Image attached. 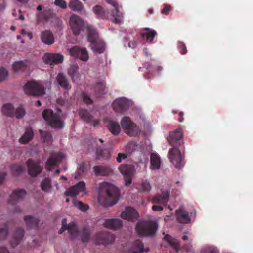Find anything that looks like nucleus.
Instances as JSON below:
<instances>
[{"label": "nucleus", "instance_id": "nucleus-1", "mask_svg": "<svg viewBox=\"0 0 253 253\" xmlns=\"http://www.w3.org/2000/svg\"><path fill=\"white\" fill-rule=\"evenodd\" d=\"M182 134L180 130H175L170 132L168 138V141L173 147L168 153L169 158L176 168H180L184 164V157L177 147L181 144Z\"/></svg>", "mask_w": 253, "mask_h": 253}, {"label": "nucleus", "instance_id": "nucleus-2", "mask_svg": "<svg viewBox=\"0 0 253 253\" xmlns=\"http://www.w3.org/2000/svg\"><path fill=\"white\" fill-rule=\"evenodd\" d=\"M98 200L101 201V198H104V205L111 206L116 204L120 196L119 189L114 185L108 182L100 183L98 188Z\"/></svg>", "mask_w": 253, "mask_h": 253}, {"label": "nucleus", "instance_id": "nucleus-3", "mask_svg": "<svg viewBox=\"0 0 253 253\" xmlns=\"http://www.w3.org/2000/svg\"><path fill=\"white\" fill-rule=\"evenodd\" d=\"M158 230V224L154 221H139L136 226V231L141 236H153Z\"/></svg>", "mask_w": 253, "mask_h": 253}, {"label": "nucleus", "instance_id": "nucleus-4", "mask_svg": "<svg viewBox=\"0 0 253 253\" xmlns=\"http://www.w3.org/2000/svg\"><path fill=\"white\" fill-rule=\"evenodd\" d=\"M61 113V110L59 108L57 109V112L55 113L52 110L46 109L42 113V116L48 125L54 128H61L63 126Z\"/></svg>", "mask_w": 253, "mask_h": 253}, {"label": "nucleus", "instance_id": "nucleus-5", "mask_svg": "<svg viewBox=\"0 0 253 253\" xmlns=\"http://www.w3.org/2000/svg\"><path fill=\"white\" fill-rule=\"evenodd\" d=\"M68 232L72 238L79 236L83 243L88 242L90 237V233L88 229L84 228L78 230L76 224L74 222L69 224Z\"/></svg>", "mask_w": 253, "mask_h": 253}, {"label": "nucleus", "instance_id": "nucleus-6", "mask_svg": "<svg viewBox=\"0 0 253 253\" xmlns=\"http://www.w3.org/2000/svg\"><path fill=\"white\" fill-rule=\"evenodd\" d=\"M121 125L125 132L130 136H135L140 131L139 126L128 117H124L121 121Z\"/></svg>", "mask_w": 253, "mask_h": 253}, {"label": "nucleus", "instance_id": "nucleus-7", "mask_svg": "<svg viewBox=\"0 0 253 253\" xmlns=\"http://www.w3.org/2000/svg\"><path fill=\"white\" fill-rule=\"evenodd\" d=\"M24 90L26 94L40 96L45 93L43 87L37 82L29 81L24 86Z\"/></svg>", "mask_w": 253, "mask_h": 253}, {"label": "nucleus", "instance_id": "nucleus-8", "mask_svg": "<svg viewBox=\"0 0 253 253\" xmlns=\"http://www.w3.org/2000/svg\"><path fill=\"white\" fill-rule=\"evenodd\" d=\"M2 111L4 115L7 116L15 117L17 118H21L25 114V111L21 106L18 107L14 111L13 105L10 103L4 105Z\"/></svg>", "mask_w": 253, "mask_h": 253}, {"label": "nucleus", "instance_id": "nucleus-9", "mask_svg": "<svg viewBox=\"0 0 253 253\" xmlns=\"http://www.w3.org/2000/svg\"><path fill=\"white\" fill-rule=\"evenodd\" d=\"M69 23L74 35H78L85 28V24L82 19L75 14L71 16Z\"/></svg>", "mask_w": 253, "mask_h": 253}, {"label": "nucleus", "instance_id": "nucleus-10", "mask_svg": "<svg viewBox=\"0 0 253 253\" xmlns=\"http://www.w3.org/2000/svg\"><path fill=\"white\" fill-rule=\"evenodd\" d=\"M70 54L73 57L80 59L83 61H87L89 59L87 50L85 48L77 46L71 47L69 50Z\"/></svg>", "mask_w": 253, "mask_h": 253}, {"label": "nucleus", "instance_id": "nucleus-11", "mask_svg": "<svg viewBox=\"0 0 253 253\" xmlns=\"http://www.w3.org/2000/svg\"><path fill=\"white\" fill-rule=\"evenodd\" d=\"M26 164L28 167V173L32 177H35L40 174L43 170V167L40 165L38 161L28 159Z\"/></svg>", "mask_w": 253, "mask_h": 253}, {"label": "nucleus", "instance_id": "nucleus-12", "mask_svg": "<svg viewBox=\"0 0 253 253\" xmlns=\"http://www.w3.org/2000/svg\"><path fill=\"white\" fill-rule=\"evenodd\" d=\"M95 239L97 245H107L112 243L115 240V237L108 232H100L96 234Z\"/></svg>", "mask_w": 253, "mask_h": 253}, {"label": "nucleus", "instance_id": "nucleus-13", "mask_svg": "<svg viewBox=\"0 0 253 253\" xmlns=\"http://www.w3.org/2000/svg\"><path fill=\"white\" fill-rule=\"evenodd\" d=\"M119 169L122 175L126 177L125 184L129 185L131 183V177L134 171L133 167L128 164H123L119 167Z\"/></svg>", "mask_w": 253, "mask_h": 253}, {"label": "nucleus", "instance_id": "nucleus-14", "mask_svg": "<svg viewBox=\"0 0 253 253\" xmlns=\"http://www.w3.org/2000/svg\"><path fill=\"white\" fill-rule=\"evenodd\" d=\"M44 62L50 65L57 64L62 62L63 56L56 53H45L43 57Z\"/></svg>", "mask_w": 253, "mask_h": 253}, {"label": "nucleus", "instance_id": "nucleus-15", "mask_svg": "<svg viewBox=\"0 0 253 253\" xmlns=\"http://www.w3.org/2000/svg\"><path fill=\"white\" fill-rule=\"evenodd\" d=\"M63 158L62 153L52 154L47 160L45 164V169L48 171H52V167L59 163Z\"/></svg>", "mask_w": 253, "mask_h": 253}, {"label": "nucleus", "instance_id": "nucleus-16", "mask_svg": "<svg viewBox=\"0 0 253 253\" xmlns=\"http://www.w3.org/2000/svg\"><path fill=\"white\" fill-rule=\"evenodd\" d=\"M106 1L114 7V10L111 11V15L114 18L113 22L120 24L123 20L122 13L118 9V4L115 0H106Z\"/></svg>", "mask_w": 253, "mask_h": 253}, {"label": "nucleus", "instance_id": "nucleus-17", "mask_svg": "<svg viewBox=\"0 0 253 253\" xmlns=\"http://www.w3.org/2000/svg\"><path fill=\"white\" fill-rule=\"evenodd\" d=\"M112 107L116 112L123 113L127 109L128 104L126 98H120L114 100Z\"/></svg>", "mask_w": 253, "mask_h": 253}, {"label": "nucleus", "instance_id": "nucleus-18", "mask_svg": "<svg viewBox=\"0 0 253 253\" xmlns=\"http://www.w3.org/2000/svg\"><path fill=\"white\" fill-rule=\"evenodd\" d=\"M26 194V191L24 189L14 190L9 197L8 203L12 205L16 204L24 198Z\"/></svg>", "mask_w": 253, "mask_h": 253}, {"label": "nucleus", "instance_id": "nucleus-19", "mask_svg": "<svg viewBox=\"0 0 253 253\" xmlns=\"http://www.w3.org/2000/svg\"><path fill=\"white\" fill-rule=\"evenodd\" d=\"M85 189V184L84 181H80L72 186L65 192L67 196H75L80 192H83Z\"/></svg>", "mask_w": 253, "mask_h": 253}, {"label": "nucleus", "instance_id": "nucleus-20", "mask_svg": "<svg viewBox=\"0 0 253 253\" xmlns=\"http://www.w3.org/2000/svg\"><path fill=\"white\" fill-rule=\"evenodd\" d=\"M121 217L127 220L137 219L138 216L137 211L133 208L127 207L125 211L121 213Z\"/></svg>", "mask_w": 253, "mask_h": 253}, {"label": "nucleus", "instance_id": "nucleus-21", "mask_svg": "<svg viewBox=\"0 0 253 253\" xmlns=\"http://www.w3.org/2000/svg\"><path fill=\"white\" fill-rule=\"evenodd\" d=\"M79 116L85 122L90 123L93 125L94 126L98 125L99 123V120L98 119L94 120L93 117L90 115L89 113L87 110L81 109L79 111Z\"/></svg>", "mask_w": 253, "mask_h": 253}, {"label": "nucleus", "instance_id": "nucleus-22", "mask_svg": "<svg viewBox=\"0 0 253 253\" xmlns=\"http://www.w3.org/2000/svg\"><path fill=\"white\" fill-rule=\"evenodd\" d=\"M95 175L98 176H107L112 173L111 168L107 166H95L93 168Z\"/></svg>", "mask_w": 253, "mask_h": 253}, {"label": "nucleus", "instance_id": "nucleus-23", "mask_svg": "<svg viewBox=\"0 0 253 253\" xmlns=\"http://www.w3.org/2000/svg\"><path fill=\"white\" fill-rule=\"evenodd\" d=\"M56 80L59 85L63 89L69 90L71 88V86L68 80L63 73H58L56 78Z\"/></svg>", "mask_w": 253, "mask_h": 253}, {"label": "nucleus", "instance_id": "nucleus-24", "mask_svg": "<svg viewBox=\"0 0 253 253\" xmlns=\"http://www.w3.org/2000/svg\"><path fill=\"white\" fill-rule=\"evenodd\" d=\"M41 40L43 43L47 45H51L54 42L53 35L49 30H45L42 32Z\"/></svg>", "mask_w": 253, "mask_h": 253}, {"label": "nucleus", "instance_id": "nucleus-25", "mask_svg": "<svg viewBox=\"0 0 253 253\" xmlns=\"http://www.w3.org/2000/svg\"><path fill=\"white\" fill-rule=\"evenodd\" d=\"M51 12L50 9L43 8V10L39 12L37 15V21L38 23L47 21L51 17Z\"/></svg>", "mask_w": 253, "mask_h": 253}, {"label": "nucleus", "instance_id": "nucleus-26", "mask_svg": "<svg viewBox=\"0 0 253 253\" xmlns=\"http://www.w3.org/2000/svg\"><path fill=\"white\" fill-rule=\"evenodd\" d=\"M24 233L23 229L18 228L16 229L10 242L12 247L16 246L20 243L24 236Z\"/></svg>", "mask_w": 253, "mask_h": 253}, {"label": "nucleus", "instance_id": "nucleus-27", "mask_svg": "<svg viewBox=\"0 0 253 253\" xmlns=\"http://www.w3.org/2000/svg\"><path fill=\"white\" fill-rule=\"evenodd\" d=\"M177 220L181 223H188L190 218L187 211L182 209H179L176 211Z\"/></svg>", "mask_w": 253, "mask_h": 253}, {"label": "nucleus", "instance_id": "nucleus-28", "mask_svg": "<svg viewBox=\"0 0 253 253\" xmlns=\"http://www.w3.org/2000/svg\"><path fill=\"white\" fill-rule=\"evenodd\" d=\"M122 225V222L120 219L112 218L106 219L104 223V226L107 228L116 229Z\"/></svg>", "mask_w": 253, "mask_h": 253}, {"label": "nucleus", "instance_id": "nucleus-29", "mask_svg": "<svg viewBox=\"0 0 253 253\" xmlns=\"http://www.w3.org/2000/svg\"><path fill=\"white\" fill-rule=\"evenodd\" d=\"M169 195V191H163L161 195H157L154 197L152 200V202L154 204L166 203L168 201Z\"/></svg>", "mask_w": 253, "mask_h": 253}, {"label": "nucleus", "instance_id": "nucleus-30", "mask_svg": "<svg viewBox=\"0 0 253 253\" xmlns=\"http://www.w3.org/2000/svg\"><path fill=\"white\" fill-rule=\"evenodd\" d=\"M34 133L32 127L31 126L27 127L26 128L24 134L19 139V142L22 144L27 143L32 139Z\"/></svg>", "mask_w": 253, "mask_h": 253}, {"label": "nucleus", "instance_id": "nucleus-31", "mask_svg": "<svg viewBox=\"0 0 253 253\" xmlns=\"http://www.w3.org/2000/svg\"><path fill=\"white\" fill-rule=\"evenodd\" d=\"M107 128L111 133L115 136L118 135L121 131V127L119 123L112 120L108 121Z\"/></svg>", "mask_w": 253, "mask_h": 253}, {"label": "nucleus", "instance_id": "nucleus-32", "mask_svg": "<svg viewBox=\"0 0 253 253\" xmlns=\"http://www.w3.org/2000/svg\"><path fill=\"white\" fill-rule=\"evenodd\" d=\"M150 168L153 170L158 169L160 168L161 160L160 156L155 153L151 154L150 156Z\"/></svg>", "mask_w": 253, "mask_h": 253}, {"label": "nucleus", "instance_id": "nucleus-33", "mask_svg": "<svg viewBox=\"0 0 253 253\" xmlns=\"http://www.w3.org/2000/svg\"><path fill=\"white\" fill-rule=\"evenodd\" d=\"M30 62L27 60L16 62L13 64V70L15 71H25L29 69Z\"/></svg>", "mask_w": 253, "mask_h": 253}, {"label": "nucleus", "instance_id": "nucleus-34", "mask_svg": "<svg viewBox=\"0 0 253 253\" xmlns=\"http://www.w3.org/2000/svg\"><path fill=\"white\" fill-rule=\"evenodd\" d=\"M69 7L72 10L76 12H81L84 9V5L79 0H70Z\"/></svg>", "mask_w": 253, "mask_h": 253}, {"label": "nucleus", "instance_id": "nucleus-35", "mask_svg": "<svg viewBox=\"0 0 253 253\" xmlns=\"http://www.w3.org/2000/svg\"><path fill=\"white\" fill-rule=\"evenodd\" d=\"M24 221L27 227L29 229L35 228L37 227L39 220L30 215L25 216Z\"/></svg>", "mask_w": 253, "mask_h": 253}, {"label": "nucleus", "instance_id": "nucleus-36", "mask_svg": "<svg viewBox=\"0 0 253 253\" xmlns=\"http://www.w3.org/2000/svg\"><path fill=\"white\" fill-rule=\"evenodd\" d=\"M132 248L135 250L132 253H141L144 251L146 252L149 251V248H146L145 250L144 249L142 241L138 239L134 241Z\"/></svg>", "mask_w": 253, "mask_h": 253}, {"label": "nucleus", "instance_id": "nucleus-37", "mask_svg": "<svg viewBox=\"0 0 253 253\" xmlns=\"http://www.w3.org/2000/svg\"><path fill=\"white\" fill-rule=\"evenodd\" d=\"M94 90L96 95L101 96L107 93V90L104 83L102 82H98L95 87Z\"/></svg>", "mask_w": 253, "mask_h": 253}, {"label": "nucleus", "instance_id": "nucleus-38", "mask_svg": "<svg viewBox=\"0 0 253 253\" xmlns=\"http://www.w3.org/2000/svg\"><path fill=\"white\" fill-rule=\"evenodd\" d=\"M79 67L77 65H73L70 66L68 69V75L71 78L73 82H75L77 79L79 78V74L78 73Z\"/></svg>", "mask_w": 253, "mask_h": 253}, {"label": "nucleus", "instance_id": "nucleus-39", "mask_svg": "<svg viewBox=\"0 0 253 253\" xmlns=\"http://www.w3.org/2000/svg\"><path fill=\"white\" fill-rule=\"evenodd\" d=\"M164 239L169 245L175 249L177 252H178L180 248L179 241L177 239L173 238L169 235H166Z\"/></svg>", "mask_w": 253, "mask_h": 253}, {"label": "nucleus", "instance_id": "nucleus-40", "mask_svg": "<svg viewBox=\"0 0 253 253\" xmlns=\"http://www.w3.org/2000/svg\"><path fill=\"white\" fill-rule=\"evenodd\" d=\"M51 186V179L48 177L45 178L41 183V189L45 192H49Z\"/></svg>", "mask_w": 253, "mask_h": 253}, {"label": "nucleus", "instance_id": "nucleus-41", "mask_svg": "<svg viewBox=\"0 0 253 253\" xmlns=\"http://www.w3.org/2000/svg\"><path fill=\"white\" fill-rule=\"evenodd\" d=\"M93 10L98 18L101 19H105L106 18L105 10L102 6L96 5L93 7Z\"/></svg>", "mask_w": 253, "mask_h": 253}, {"label": "nucleus", "instance_id": "nucleus-42", "mask_svg": "<svg viewBox=\"0 0 253 253\" xmlns=\"http://www.w3.org/2000/svg\"><path fill=\"white\" fill-rule=\"evenodd\" d=\"M97 34L95 29H88V41L91 43V45L97 42Z\"/></svg>", "mask_w": 253, "mask_h": 253}, {"label": "nucleus", "instance_id": "nucleus-43", "mask_svg": "<svg viewBox=\"0 0 253 253\" xmlns=\"http://www.w3.org/2000/svg\"><path fill=\"white\" fill-rule=\"evenodd\" d=\"M39 133L41 136V138L42 140L44 143H50L52 141V136L50 132L46 131H42V130H39Z\"/></svg>", "mask_w": 253, "mask_h": 253}, {"label": "nucleus", "instance_id": "nucleus-44", "mask_svg": "<svg viewBox=\"0 0 253 253\" xmlns=\"http://www.w3.org/2000/svg\"><path fill=\"white\" fill-rule=\"evenodd\" d=\"M92 49L97 53H102L105 50V46L102 42H97L91 45Z\"/></svg>", "mask_w": 253, "mask_h": 253}, {"label": "nucleus", "instance_id": "nucleus-45", "mask_svg": "<svg viewBox=\"0 0 253 253\" xmlns=\"http://www.w3.org/2000/svg\"><path fill=\"white\" fill-rule=\"evenodd\" d=\"M157 33L154 30H150L146 33H141L140 35L142 38L146 37L147 41L152 42Z\"/></svg>", "mask_w": 253, "mask_h": 253}, {"label": "nucleus", "instance_id": "nucleus-46", "mask_svg": "<svg viewBox=\"0 0 253 253\" xmlns=\"http://www.w3.org/2000/svg\"><path fill=\"white\" fill-rule=\"evenodd\" d=\"M11 171L15 175H20L25 169V167L21 165H13L11 167Z\"/></svg>", "mask_w": 253, "mask_h": 253}, {"label": "nucleus", "instance_id": "nucleus-47", "mask_svg": "<svg viewBox=\"0 0 253 253\" xmlns=\"http://www.w3.org/2000/svg\"><path fill=\"white\" fill-rule=\"evenodd\" d=\"M96 155L98 159L103 158L107 159L110 157V154L108 150H102L101 148H98L96 150Z\"/></svg>", "mask_w": 253, "mask_h": 253}, {"label": "nucleus", "instance_id": "nucleus-48", "mask_svg": "<svg viewBox=\"0 0 253 253\" xmlns=\"http://www.w3.org/2000/svg\"><path fill=\"white\" fill-rule=\"evenodd\" d=\"M8 234V228L7 224L2 225L0 227V238L1 239H5Z\"/></svg>", "mask_w": 253, "mask_h": 253}, {"label": "nucleus", "instance_id": "nucleus-49", "mask_svg": "<svg viewBox=\"0 0 253 253\" xmlns=\"http://www.w3.org/2000/svg\"><path fill=\"white\" fill-rule=\"evenodd\" d=\"M151 187L148 180L143 181L141 184V190L143 192H148L151 190Z\"/></svg>", "mask_w": 253, "mask_h": 253}, {"label": "nucleus", "instance_id": "nucleus-50", "mask_svg": "<svg viewBox=\"0 0 253 253\" xmlns=\"http://www.w3.org/2000/svg\"><path fill=\"white\" fill-rule=\"evenodd\" d=\"M218 251L214 247H207L203 248L201 251V253H218Z\"/></svg>", "mask_w": 253, "mask_h": 253}, {"label": "nucleus", "instance_id": "nucleus-51", "mask_svg": "<svg viewBox=\"0 0 253 253\" xmlns=\"http://www.w3.org/2000/svg\"><path fill=\"white\" fill-rule=\"evenodd\" d=\"M73 203L75 206L77 207L80 210L83 211H85L88 209V206L87 205L81 201L76 202L74 201Z\"/></svg>", "mask_w": 253, "mask_h": 253}, {"label": "nucleus", "instance_id": "nucleus-52", "mask_svg": "<svg viewBox=\"0 0 253 253\" xmlns=\"http://www.w3.org/2000/svg\"><path fill=\"white\" fill-rule=\"evenodd\" d=\"M178 48L179 52L182 54H185L187 52L185 44L182 42H180V41L178 42Z\"/></svg>", "mask_w": 253, "mask_h": 253}, {"label": "nucleus", "instance_id": "nucleus-53", "mask_svg": "<svg viewBox=\"0 0 253 253\" xmlns=\"http://www.w3.org/2000/svg\"><path fill=\"white\" fill-rule=\"evenodd\" d=\"M8 76V71L3 67H0V82L4 81Z\"/></svg>", "mask_w": 253, "mask_h": 253}, {"label": "nucleus", "instance_id": "nucleus-54", "mask_svg": "<svg viewBox=\"0 0 253 253\" xmlns=\"http://www.w3.org/2000/svg\"><path fill=\"white\" fill-rule=\"evenodd\" d=\"M54 4L63 9L67 8V3L64 0H55L54 1Z\"/></svg>", "mask_w": 253, "mask_h": 253}, {"label": "nucleus", "instance_id": "nucleus-55", "mask_svg": "<svg viewBox=\"0 0 253 253\" xmlns=\"http://www.w3.org/2000/svg\"><path fill=\"white\" fill-rule=\"evenodd\" d=\"M82 96L83 101L85 103L87 104H92L93 103V101L87 94L83 93Z\"/></svg>", "mask_w": 253, "mask_h": 253}, {"label": "nucleus", "instance_id": "nucleus-56", "mask_svg": "<svg viewBox=\"0 0 253 253\" xmlns=\"http://www.w3.org/2000/svg\"><path fill=\"white\" fill-rule=\"evenodd\" d=\"M62 226L61 228L59 230V234H62L65 230H68V226L69 224L67 225L66 224V220L65 219H63L62 220Z\"/></svg>", "mask_w": 253, "mask_h": 253}, {"label": "nucleus", "instance_id": "nucleus-57", "mask_svg": "<svg viewBox=\"0 0 253 253\" xmlns=\"http://www.w3.org/2000/svg\"><path fill=\"white\" fill-rule=\"evenodd\" d=\"M171 10V7L169 5H166L165 4L164 5V7L163 9L162 10L161 13L162 14L164 15H168L169 11H170Z\"/></svg>", "mask_w": 253, "mask_h": 253}, {"label": "nucleus", "instance_id": "nucleus-58", "mask_svg": "<svg viewBox=\"0 0 253 253\" xmlns=\"http://www.w3.org/2000/svg\"><path fill=\"white\" fill-rule=\"evenodd\" d=\"M127 157V155L124 153H119L116 158V160L118 163H121L122 159H125Z\"/></svg>", "mask_w": 253, "mask_h": 253}, {"label": "nucleus", "instance_id": "nucleus-59", "mask_svg": "<svg viewBox=\"0 0 253 253\" xmlns=\"http://www.w3.org/2000/svg\"><path fill=\"white\" fill-rule=\"evenodd\" d=\"M152 209L154 211H162L163 210V207L161 206L154 205L152 207Z\"/></svg>", "mask_w": 253, "mask_h": 253}, {"label": "nucleus", "instance_id": "nucleus-60", "mask_svg": "<svg viewBox=\"0 0 253 253\" xmlns=\"http://www.w3.org/2000/svg\"><path fill=\"white\" fill-rule=\"evenodd\" d=\"M85 165L84 163H82V164H81L78 168V170L81 172H84L85 171Z\"/></svg>", "mask_w": 253, "mask_h": 253}, {"label": "nucleus", "instance_id": "nucleus-61", "mask_svg": "<svg viewBox=\"0 0 253 253\" xmlns=\"http://www.w3.org/2000/svg\"><path fill=\"white\" fill-rule=\"evenodd\" d=\"M6 175L7 173L6 172H0V184L3 182L4 178Z\"/></svg>", "mask_w": 253, "mask_h": 253}, {"label": "nucleus", "instance_id": "nucleus-62", "mask_svg": "<svg viewBox=\"0 0 253 253\" xmlns=\"http://www.w3.org/2000/svg\"><path fill=\"white\" fill-rule=\"evenodd\" d=\"M136 45H137V42L136 41H135L134 40L129 41V42L128 43L129 47L130 48H135Z\"/></svg>", "mask_w": 253, "mask_h": 253}, {"label": "nucleus", "instance_id": "nucleus-63", "mask_svg": "<svg viewBox=\"0 0 253 253\" xmlns=\"http://www.w3.org/2000/svg\"><path fill=\"white\" fill-rule=\"evenodd\" d=\"M0 253H9L8 249L5 247H0Z\"/></svg>", "mask_w": 253, "mask_h": 253}, {"label": "nucleus", "instance_id": "nucleus-64", "mask_svg": "<svg viewBox=\"0 0 253 253\" xmlns=\"http://www.w3.org/2000/svg\"><path fill=\"white\" fill-rule=\"evenodd\" d=\"M184 113L183 112H180L179 113L178 121L180 122H182L184 121L183 118Z\"/></svg>", "mask_w": 253, "mask_h": 253}]
</instances>
